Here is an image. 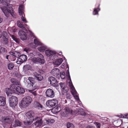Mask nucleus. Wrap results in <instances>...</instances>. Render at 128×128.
<instances>
[{
	"label": "nucleus",
	"instance_id": "4c0bfd02",
	"mask_svg": "<svg viewBox=\"0 0 128 128\" xmlns=\"http://www.w3.org/2000/svg\"><path fill=\"white\" fill-rule=\"evenodd\" d=\"M24 70L26 72L30 70L31 69V67L30 65H27L25 66H24L23 67Z\"/></svg>",
	"mask_w": 128,
	"mask_h": 128
},
{
	"label": "nucleus",
	"instance_id": "a211bd4d",
	"mask_svg": "<svg viewBox=\"0 0 128 128\" xmlns=\"http://www.w3.org/2000/svg\"><path fill=\"white\" fill-rule=\"evenodd\" d=\"M37 48L38 51L41 52H44L47 48V47L46 45L42 44L41 45Z\"/></svg>",
	"mask_w": 128,
	"mask_h": 128
},
{
	"label": "nucleus",
	"instance_id": "0eeeda50",
	"mask_svg": "<svg viewBox=\"0 0 128 128\" xmlns=\"http://www.w3.org/2000/svg\"><path fill=\"white\" fill-rule=\"evenodd\" d=\"M70 91L72 94L74 96L76 101L78 102V104L81 106V102L78 96V95L77 92L75 88H70Z\"/></svg>",
	"mask_w": 128,
	"mask_h": 128
},
{
	"label": "nucleus",
	"instance_id": "680f3d73",
	"mask_svg": "<svg viewBox=\"0 0 128 128\" xmlns=\"http://www.w3.org/2000/svg\"><path fill=\"white\" fill-rule=\"evenodd\" d=\"M3 2V0H0V4L1 3Z\"/></svg>",
	"mask_w": 128,
	"mask_h": 128
},
{
	"label": "nucleus",
	"instance_id": "37998d69",
	"mask_svg": "<svg viewBox=\"0 0 128 128\" xmlns=\"http://www.w3.org/2000/svg\"><path fill=\"white\" fill-rule=\"evenodd\" d=\"M67 127L68 128H74V125L72 123L68 122L67 124Z\"/></svg>",
	"mask_w": 128,
	"mask_h": 128
},
{
	"label": "nucleus",
	"instance_id": "20e7f679",
	"mask_svg": "<svg viewBox=\"0 0 128 128\" xmlns=\"http://www.w3.org/2000/svg\"><path fill=\"white\" fill-rule=\"evenodd\" d=\"M37 55L38 56L34 57L31 59V60L34 63L40 64H43L45 62L44 58L43 55L40 53H38Z\"/></svg>",
	"mask_w": 128,
	"mask_h": 128
},
{
	"label": "nucleus",
	"instance_id": "8fccbe9b",
	"mask_svg": "<svg viewBox=\"0 0 128 128\" xmlns=\"http://www.w3.org/2000/svg\"><path fill=\"white\" fill-rule=\"evenodd\" d=\"M34 90H29L28 91L32 93L35 96L36 95V91H34Z\"/></svg>",
	"mask_w": 128,
	"mask_h": 128
},
{
	"label": "nucleus",
	"instance_id": "58836bf2",
	"mask_svg": "<svg viewBox=\"0 0 128 128\" xmlns=\"http://www.w3.org/2000/svg\"><path fill=\"white\" fill-rule=\"evenodd\" d=\"M65 77V73L64 72H63L62 73L60 72V74H59V76L58 78H57L58 79H60V78L62 79H64Z\"/></svg>",
	"mask_w": 128,
	"mask_h": 128
},
{
	"label": "nucleus",
	"instance_id": "e2e57ef3",
	"mask_svg": "<svg viewBox=\"0 0 128 128\" xmlns=\"http://www.w3.org/2000/svg\"><path fill=\"white\" fill-rule=\"evenodd\" d=\"M0 128H2V127L1 126H0Z\"/></svg>",
	"mask_w": 128,
	"mask_h": 128
},
{
	"label": "nucleus",
	"instance_id": "5701e85b",
	"mask_svg": "<svg viewBox=\"0 0 128 128\" xmlns=\"http://www.w3.org/2000/svg\"><path fill=\"white\" fill-rule=\"evenodd\" d=\"M28 80L29 81L28 82V86L30 87H32L34 82V78L32 77H29L28 78Z\"/></svg>",
	"mask_w": 128,
	"mask_h": 128
},
{
	"label": "nucleus",
	"instance_id": "7ed1b4c3",
	"mask_svg": "<svg viewBox=\"0 0 128 128\" xmlns=\"http://www.w3.org/2000/svg\"><path fill=\"white\" fill-rule=\"evenodd\" d=\"M35 114L33 111L28 112L25 114V115L26 119V121L24 122L25 125H29L34 120V116Z\"/></svg>",
	"mask_w": 128,
	"mask_h": 128
},
{
	"label": "nucleus",
	"instance_id": "13d9d810",
	"mask_svg": "<svg viewBox=\"0 0 128 128\" xmlns=\"http://www.w3.org/2000/svg\"><path fill=\"white\" fill-rule=\"evenodd\" d=\"M30 34L32 36H34V34L32 32H30Z\"/></svg>",
	"mask_w": 128,
	"mask_h": 128
},
{
	"label": "nucleus",
	"instance_id": "79ce46f5",
	"mask_svg": "<svg viewBox=\"0 0 128 128\" xmlns=\"http://www.w3.org/2000/svg\"><path fill=\"white\" fill-rule=\"evenodd\" d=\"M66 66V67L68 68V63L67 62H66V60H65V62L64 63H63L62 64L61 66V67L62 68H64V67Z\"/></svg>",
	"mask_w": 128,
	"mask_h": 128
},
{
	"label": "nucleus",
	"instance_id": "69168bd1",
	"mask_svg": "<svg viewBox=\"0 0 128 128\" xmlns=\"http://www.w3.org/2000/svg\"><path fill=\"white\" fill-rule=\"evenodd\" d=\"M127 128H128V126Z\"/></svg>",
	"mask_w": 128,
	"mask_h": 128
},
{
	"label": "nucleus",
	"instance_id": "a18cd8bd",
	"mask_svg": "<svg viewBox=\"0 0 128 128\" xmlns=\"http://www.w3.org/2000/svg\"><path fill=\"white\" fill-rule=\"evenodd\" d=\"M9 103L10 106L12 107H13L16 106L17 103V102H12L11 101L9 102Z\"/></svg>",
	"mask_w": 128,
	"mask_h": 128
},
{
	"label": "nucleus",
	"instance_id": "de8ad7c7",
	"mask_svg": "<svg viewBox=\"0 0 128 128\" xmlns=\"http://www.w3.org/2000/svg\"><path fill=\"white\" fill-rule=\"evenodd\" d=\"M2 35L3 36V38H7L8 35L6 31H4L2 33Z\"/></svg>",
	"mask_w": 128,
	"mask_h": 128
},
{
	"label": "nucleus",
	"instance_id": "c9c22d12",
	"mask_svg": "<svg viewBox=\"0 0 128 128\" xmlns=\"http://www.w3.org/2000/svg\"><path fill=\"white\" fill-rule=\"evenodd\" d=\"M17 23V25L18 27L21 28L22 29H23V30H26L24 25L20 21H18Z\"/></svg>",
	"mask_w": 128,
	"mask_h": 128
},
{
	"label": "nucleus",
	"instance_id": "4468645a",
	"mask_svg": "<svg viewBox=\"0 0 128 128\" xmlns=\"http://www.w3.org/2000/svg\"><path fill=\"white\" fill-rule=\"evenodd\" d=\"M46 96L48 97L53 98L54 96V92L51 88H48L46 92Z\"/></svg>",
	"mask_w": 128,
	"mask_h": 128
},
{
	"label": "nucleus",
	"instance_id": "09e8293b",
	"mask_svg": "<svg viewBox=\"0 0 128 128\" xmlns=\"http://www.w3.org/2000/svg\"><path fill=\"white\" fill-rule=\"evenodd\" d=\"M94 124L96 126L97 128H100V124L99 122H94Z\"/></svg>",
	"mask_w": 128,
	"mask_h": 128
},
{
	"label": "nucleus",
	"instance_id": "c756f323",
	"mask_svg": "<svg viewBox=\"0 0 128 128\" xmlns=\"http://www.w3.org/2000/svg\"><path fill=\"white\" fill-rule=\"evenodd\" d=\"M61 110L60 107L58 106L53 108L52 110V111L54 113H58Z\"/></svg>",
	"mask_w": 128,
	"mask_h": 128
},
{
	"label": "nucleus",
	"instance_id": "a878e982",
	"mask_svg": "<svg viewBox=\"0 0 128 128\" xmlns=\"http://www.w3.org/2000/svg\"><path fill=\"white\" fill-rule=\"evenodd\" d=\"M6 104V99L4 97L0 96V106H3Z\"/></svg>",
	"mask_w": 128,
	"mask_h": 128
},
{
	"label": "nucleus",
	"instance_id": "6ab92c4d",
	"mask_svg": "<svg viewBox=\"0 0 128 128\" xmlns=\"http://www.w3.org/2000/svg\"><path fill=\"white\" fill-rule=\"evenodd\" d=\"M17 54L14 52H12L10 55V59L11 61H13L16 59V58H18Z\"/></svg>",
	"mask_w": 128,
	"mask_h": 128
},
{
	"label": "nucleus",
	"instance_id": "ddd939ff",
	"mask_svg": "<svg viewBox=\"0 0 128 128\" xmlns=\"http://www.w3.org/2000/svg\"><path fill=\"white\" fill-rule=\"evenodd\" d=\"M60 72L59 69L57 68H56L52 69L50 73L51 74L56 77V78H58L59 74Z\"/></svg>",
	"mask_w": 128,
	"mask_h": 128
},
{
	"label": "nucleus",
	"instance_id": "f704fd0d",
	"mask_svg": "<svg viewBox=\"0 0 128 128\" xmlns=\"http://www.w3.org/2000/svg\"><path fill=\"white\" fill-rule=\"evenodd\" d=\"M7 51L6 48L4 47H1L0 48V53L4 54L7 52Z\"/></svg>",
	"mask_w": 128,
	"mask_h": 128
},
{
	"label": "nucleus",
	"instance_id": "49530a36",
	"mask_svg": "<svg viewBox=\"0 0 128 128\" xmlns=\"http://www.w3.org/2000/svg\"><path fill=\"white\" fill-rule=\"evenodd\" d=\"M21 16V18L22 21L24 22V23L27 22H28L26 21V18H25V16L24 14Z\"/></svg>",
	"mask_w": 128,
	"mask_h": 128
},
{
	"label": "nucleus",
	"instance_id": "f03ea898",
	"mask_svg": "<svg viewBox=\"0 0 128 128\" xmlns=\"http://www.w3.org/2000/svg\"><path fill=\"white\" fill-rule=\"evenodd\" d=\"M45 53L48 56H50V59L51 60H54L58 58H60L63 56L61 52H56L54 51L50 50H46Z\"/></svg>",
	"mask_w": 128,
	"mask_h": 128
},
{
	"label": "nucleus",
	"instance_id": "864d4df0",
	"mask_svg": "<svg viewBox=\"0 0 128 128\" xmlns=\"http://www.w3.org/2000/svg\"><path fill=\"white\" fill-rule=\"evenodd\" d=\"M121 117L122 118H126L128 119V114L122 115Z\"/></svg>",
	"mask_w": 128,
	"mask_h": 128
},
{
	"label": "nucleus",
	"instance_id": "3c124183",
	"mask_svg": "<svg viewBox=\"0 0 128 128\" xmlns=\"http://www.w3.org/2000/svg\"><path fill=\"white\" fill-rule=\"evenodd\" d=\"M60 85L61 87V88H66L65 86L66 84L65 83L63 82H60Z\"/></svg>",
	"mask_w": 128,
	"mask_h": 128
},
{
	"label": "nucleus",
	"instance_id": "393cba45",
	"mask_svg": "<svg viewBox=\"0 0 128 128\" xmlns=\"http://www.w3.org/2000/svg\"><path fill=\"white\" fill-rule=\"evenodd\" d=\"M4 44L7 46L11 47V42L8 40L7 38H3Z\"/></svg>",
	"mask_w": 128,
	"mask_h": 128
},
{
	"label": "nucleus",
	"instance_id": "2f4dec72",
	"mask_svg": "<svg viewBox=\"0 0 128 128\" xmlns=\"http://www.w3.org/2000/svg\"><path fill=\"white\" fill-rule=\"evenodd\" d=\"M34 42L36 45H41L42 43L40 42L39 40L36 38L35 37L34 40Z\"/></svg>",
	"mask_w": 128,
	"mask_h": 128
},
{
	"label": "nucleus",
	"instance_id": "412c9836",
	"mask_svg": "<svg viewBox=\"0 0 128 128\" xmlns=\"http://www.w3.org/2000/svg\"><path fill=\"white\" fill-rule=\"evenodd\" d=\"M16 89V88H8L6 92L7 96H10L12 94L16 93L15 91Z\"/></svg>",
	"mask_w": 128,
	"mask_h": 128
},
{
	"label": "nucleus",
	"instance_id": "cd10ccee",
	"mask_svg": "<svg viewBox=\"0 0 128 128\" xmlns=\"http://www.w3.org/2000/svg\"><path fill=\"white\" fill-rule=\"evenodd\" d=\"M100 5L98 4V5L97 8H95L92 14L93 15H98V12L100 10V9L99 8Z\"/></svg>",
	"mask_w": 128,
	"mask_h": 128
},
{
	"label": "nucleus",
	"instance_id": "f257e3e1",
	"mask_svg": "<svg viewBox=\"0 0 128 128\" xmlns=\"http://www.w3.org/2000/svg\"><path fill=\"white\" fill-rule=\"evenodd\" d=\"M10 2V0H4V3L6 6L1 8L3 12L7 17H8L10 14L12 15V13H13L12 5L9 4Z\"/></svg>",
	"mask_w": 128,
	"mask_h": 128
},
{
	"label": "nucleus",
	"instance_id": "72a5a7b5",
	"mask_svg": "<svg viewBox=\"0 0 128 128\" xmlns=\"http://www.w3.org/2000/svg\"><path fill=\"white\" fill-rule=\"evenodd\" d=\"M22 124V123L18 120H15V124L13 125L14 127H16L18 126H20Z\"/></svg>",
	"mask_w": 128,
	"mask_h": 128
},
{
	"label": "nucleus",
	"instance_id": "c03bdc74",
	"mask_svg": "<svg viewBox=\"0 0 128 128\" xmlns=\"http://www.w3.org/2000/svg\"><path fill=\"white\" fill-rule=\"evenodd\" d=\"M17 80L15 78H12L10 80L11 82H12V83L13 84H11L10 85V88H12L14 86V83H15V82Z\"/></svg>",
	"mask_w": 128,
	"mask_h": 128
},
{
	"label": "nucleus",
	"instance_id": "aec40b11",
	"mask_svg": "<svg viewBox=\"0 0 128 128\" xmlns=\"http://www.w3.org/2000/svg\"><path fill=\"white\" fill-rule=\"evenodd\" d=\"M33 105L34 107L40 110H42L43 108V106L39 102L37 101H34Z\"/></svg>",
	"mask_w": 128,
	"mask_h": 128
},
{
	"label": "nucleus",
	"instance_id": "5fc2aeb1",
	"mask_svg": "<svg viewBox=\"0 0 128 128\" xmlns=\"http://www.w3.org/2000/svg\"><path fill=\"white\" fill-rule=\"evenodd\" d=\"M71 98V95L68 93H66V98L68 99H70Z\"/></svg>",
	"mask_w": 128,
	"mask_h": 128
},
{
	"label": "nucleus",
	"instance_id": "2eb2a0df",
	"mask_svg": "<svg viewBox=\"0 0 128 128\" xmlns=\"http://www.w3.org/2000/svg\"><path fill=\"white\" fill-rule=\"evenodd\" d=\"M63 56H62L60 57V58H58L55 59L56 60L53 62V64L54 65H55V66H58L60 65L62 63L63 61L62 59L61 58L62 57H63Z\"/></svg>",
	"mask_w": 128,
	"mask_h": 128
},
{
	"label": "nucleus",
	"instance_id": "338daca9",
	"mask_svg": "<svg viewBox=\"0 0 128 128\" xmlns=\"http://www.w3.org/2000/svg\"><path fill=\"white\" fill-rule=\"evenodd\" d=\"M25 0V1H26V0Z\"/></svg>",
	"mask_w": 128,
	"mask_h": 128
},
{
	"label": "nucleus",
	"instance_id": "1a4fd4ad",
	"mask_svg": "<svg viewBox=\"0 0 128 128\" xmlns=\"http://www.w3.org/2000/svg\"><path fill=\"white\" fill-rule=\"evenodd\" d=\"M58 102L56 100H48L46 103V106L50 108H52L58 104Z\"/></svg>",
	"mask_w": 128,
	"mask_h": 128
},
{
	"label": "nucleus",
	"instance_id": "6e6552de",
	"mask_svg": "<svg viewBox=\"0 0 128 128\" xmlns=\"http://www.w3.org/2000/svg\"><path fill=\"white\" fill-rule=\"evenodd\" d=\"M48 81L50 82V84L54 87L58 86V82L56 78L53 76H51L49 77L48 79Z\"/></svg>",
	"mask_w": 128,
	"mask_h": 128
},
{
	"label": "nucleus",
	"instance_id": "f3484780",
	"mask_svg": "<svg viewBox=\"0 0 128 128\" xmlns=\"http://www.w3.org/2000/svg\"><path fill=\"white\" fill-rule=\"evenodd\" d=\"M66 76L68 78V79L69 80L68 82L69 85L70 87V88H74V86L72 82L70 76V73L69 70V68H68V70H67L66 71Z\"/></svg>",
	"mask_w": 128,
	"mask_h": 128
},
{
	"label": "nucleus",
	"instance_id": "e433bc0d",
	"mask_svg": "<svg viewBox=\"0 0 128 128\" xmlns=\"http://www.w3.org/2000/svg\"><path fill=\"white\" fill-rule=\"evenodd\" d=\"M77 111L78 112V114L84 116L86 114V113L82 109H78L77 110Z\"/></svg>",
	"mask_w": 128,
	"mask_h": 128
},
{
	"label": "nucleus",
	"instance_id": "bf43d9fd",
	"mask_svg": "<svg viewBox=\"0 0 128 128\" xmlns=\"http://www.w3.org/2000/svg\"><path fill=\"white\" fill-rule=\"evenodd\" d=\"M13 30H14V32H15L16 31V29L14 28H12V29L10 30V31H11V30H12V32H13Z\"/></svg>",
	"mask_w": 128,
	"mask_h": 128
},
{
	"label": "nucleus",
	"instance_id": "6e6d98bb",
	"mask_svg": "<svg viewBox=\"0 0 128 128\" xmlns=\"http://www.w3.org/2000/svg\"><path fill=\"white\" fill-rule=\"evenodd\" d=\"M12 39L17 43H18L19 41L18 40L15 38L14 36H12Z\"/></svg>",
	"mask_w": 128,
	"mask_h": 128
},
{
	"label": "nucleus",
	"instance_id": "4be33fe9",
	"mask_svg": "<svg viewBox=\"0 0 128 128\" xmlns=\"http://www.w3.org/2000/svg\"><path fill=\"white\" fill-rule=\"evenodd\" d=\"M24 51H25L27 52L28 54V55L29 56L32 58L34 57V56H36L38 54V53H37L36 51H34L32 53H30V52L28 50H27L25 49H24Z\"/></svg>",
	"mask_w": 128,
	"mask_h": 128
},
{
	"label": "nucleus",
	"instance_id": "052dcab7",
	"mask_svg": "<svg viewBox=\"0 0 128 128\" xmlns=\"http://www.w3.org/2000/svg\"><path fill=\"white\" fill-rule=\"evenodd\" d=\"M8 58H9L10 59V55H7L6 56V58L8 60Z\"/></svg>",
	"mask_w": 128,
	"mask_h": 128
},
{
	"label": "nucleus",
	"instance_id": "7c9ffc66",
	"mask_svg": "<svg viewBox=\"0 0 128 128\" xmlns=\"http://www.w3.org/2000/svg\"><path fill=\"white\" fill-rule=\"evenodd\" d=\"M18 100V98L14 96H12L9 98V102H10V101H11L12 102H17Z\"/></svg>",
	"mask_w": 128,
	"mask_h": 128
},
{
	"label": "nucleus",
	"instance_id": "4d7b16f0",
	"mask_svg": "<svg viewBox=\"0 0 128 128\" xmlns=\"http://www.w3.org/2000/svg\"><path fill=\"white\" fill-rule=\"evenodd\" d=\"M86 128H95L94 127L92 126H88Z\"/></svg>",
	"mask_w": 128,
	"mask_h": 128
},
{
	"label": "nucleus",
	"instance_id": "f8f14e48",
	"mask_svg": "<svg viewBox=\"0 0 128 128\" xmlns=\"http://www.w3.org/2000/svg\"><path fill=\"white\" fill-rule=\"evenodd\" d=\"M34 120H37L34 122V124L36 126V127H40L42 126L44 124H43V122L42 121V119L39 117H37L34 119Z\"/></svg>",
	"mask_w": 128,
	"mask_h": 128
},
{
	"label": "nucleus",
	"instance_id": "dca6fc26",
	"mask_svg": "<svg viewBox=\"0 0 128 128\" xmlns=\"http://www.w3.org/2000/svg\"><path fill=\"white\" fill-rule=\"evenodd\" d=\"M72 112V110H70L68 107H66L62 112V114L64 116H66L68 114Z\"/></svg>",
	"mask_w": 128,
	"mask_h": 128
},
{
	"label": "nucleus",
	"instance_id": "39448f33",
	"mask_svg": "<svg viewBox=\"0 0 128 128\" xmlns=\"http://www.w3.org/2000/svg\"><path fill=\"white\" fill-rule=\"evenodd\" d=\"M32 101V99L31 97L29 96L25 97L21 101L20 106L22 108H25L28 106Z\"/></svg>",
	"mask_w": 128,
	"mask_h": 128
},
{
	"label": "nucleus",
	"instance_id": "473e14b6",
	"mask_svg": "<svg viewBox=\"0 0 128 128\" xmlns=\"http://www.w3.org/2000/svg\"><path fill=\"white\" fill-rule=\"evenodd\" d=\"M15 91L16 93H18L22 94L25 92V90L24 89V88H16Z\"/></svg>",
	"mask_w": 128,
	"mask_h": 128
},
{
	"label": "nucleus",
	"instance_id": "ea45409f",
	"mask_svg": "<svg viewBox=\"0 0 128 128\" xmlns=\"http://www.w3.org/2000/svg\"><path fill=\"white\" fill-rule=\"evenodd\" d=\"M14 65L12 63H10L8 64V68L9 70H12L14 66Z\"/></svg>",
	"mask_w": 128,
	"mask_h": 128
},
{
	"label": "nucleus",
	"instance_id": "a19ab883",
	"mask_svg": "<svg viewBox=\"0 0 128 128\" xmlns=\"http://www.w3.org/2000/svg\"><path fill=\"white\" fill-rule=\"evenodd\" d=\"M14 85L18 86L16 87V88H22L20 82L18 80H17L15 82V83H14Z\"/></svg>",
	"mask_w": 128,
	"mask_h": 128
},
{
	"label": "nucleus",
	"instance_id": "b1692460",
	"mask_svg": "<svg viewBox=\"0 0 128 128\" xmlns=\"http://www.w3.org/2000/svg\"><path fill=\"white\" fill-rule=\"evenodd\" d=\"M24 6L22 4L20 5L18 8V12L20 15H21L24 14Z\"/></svg>",
	"mask_w": 128,
	"mask_h": 128
},
{
	"label": "nucleus",
	"instance_id": "bb28decb",
	"mask_svg": "<svg viewBox=\"0 0 128 128\" xmlns=\"http://www.w3.org/2000/svg\"><path fill=\"white\" fill-rule=\"evenodd\" d=\"M34 75L38 80L41 81L43 79V77L40 74H38L36 72L34 73Z\"/></svg>",
	"mask_w": 128,
	"mask_h": 128
},
{
	"label": "nucleus",
	"instance_id": "9d476101",
	"mask_svg": "<svg viewBox=\"0 0 128 128\" xmlns=\"http://www.w3.org/2000/svg\"><path fill=\"white\" fill-rule=\"evenodd\" d=\"M27 59V57L26 55L22 54L19 57L16 63L18 64H20L26 61Z\"/></svg>",
	"mask_w": 128,
	"mask_h": 128
},
{
	"label": "nucleus",
	"instance_id": "9b49d317",
	"mask_svg": "<svg viewBox=\"0 0 128 128\" xmlns=\"http://www.w3.org/2000/svg\"><path fill=\"white\" fill-rule=\"evenodd\" d=\"M24 30L25 32L22 30H20L18 32L19 36L21 39L23 40H25L27 38L26 33L27 31L26 30Z\"/></svg>",
	"mask_w": 128,
	"mask_h": 128
},
{
	"label": "nucleus",
	"instance_id": "603ef678",
	"mask_svg": "<svg viewBox=\"0 0 128 128\" xmlns=\"http://www.w3.org/2000/svg\"><path fill=\"white\" fill-rule=\"evenodd\" d=\"M61 90L62 93L67 92L68 90V88H61Z\"/></svg>",
	"mask_w": 128,
	"mask_h": 128
},
{
	"label": "nucleus",
	"instance_id": "423d86ee",
	"mask_svg": "<svg viewBox=\"0 0 128 128\" xmlns=\"http://www.w3.org/2000/svg\"><path fill=\"white\" fill-rule=\"evenodd\" d=\"M14 120L13 116H9L7 117H2L1 120L2 122L4 123L10 124Z\"/></svg>",
	"mask_w": 128,
	"mask_h": 128
},
{
	"label": "nucleus",
	"instance_id": "c85d7f7f",
	"mask_svg": "<svg viewBox=\"0 0 128 128\" xmlns=\"http://www.w3.org/2000/svg\"><path fill=\"white\" fill-rule=\"evenodd\" d=\"M44 122V125H46L47 124H50L54 123V120L53 119H48L47 120L45 119L43 120Z\"/></svg>",
	"mask_w": 128,
	"mask_h": 128
},
{
	"label": "nucleus",
	"instance_id": "0e129e2a",
	"mask_svg": "<svg viewBox=\"0 0 128 128\" xmlns=\"http://www.w3.org/2000/svg\"><path fill=\"white\" fill-rule=\"evenodd\" d=\"M108 128V127H106V128Z\"/></svg>",
	"mask_w": 128,
	"mask_h": 128
}]
</instances>
